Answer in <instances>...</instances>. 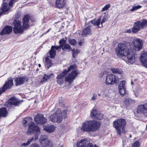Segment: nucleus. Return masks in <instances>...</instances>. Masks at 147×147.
<instances>
[{"instance_id": "nucleus-1", "label": "nucleus", "mask_w": 147, "mask_h": 147, "mask_svg": "<svg viewBox=\"0 0 147 147\" xmlns=\"http://www.w3.org/2000/svg\"><path fill=\"white\" fill-rule=\"evenodd\" d=\"M31 121V117H26L24 119L22 123L24 127L27 126L28 125H29L28 131L27 132V134L30 135L33 134L35 135L34 136L28 140L27 142L22 143L21 145L22 146H28L34 139L37 140L40 133V128L36 126L35 123L34 122Z\"/></svg>"}, {"instance_id": "nucleus-2", "label": "nucleus", "mask_w": 147, "mask_h": 147, "mask_svg": "<svg viewBox=\"0 0 147 147\" xmlns=\"http://www.w3.org/2000/svg\"><path fill=\"white\" fill-rule=\"evenodd\" d=\"M116 53L121 57L126 56L125 61L128 63L133 64L136 60L135 55L133 51L129 50L127 46L124 44L119 43L116 49Z\"/></svg>"}, {"instance_id": "nucleus-3", "label": "nucleus", "mask_w": 147, "mask_h": 147, "mask_svg": "<svg viewBox=\"0 0 147 147\" xmlns=\"http://www.w3.org/2000/svg\"><path fill=\"white\" fill-rule=\"evenodd\" d=\"M67 110H64L62 112L61 110L58 109L54 113L48 116V118L49 121L53 122L60 123L62 121L63 119H65L67 116Z\"/></svg>"}, {"instance_id": "nucleus-4", "label": "nucleus", "mask_w": 147, "mask_h": 147, "mask_svg": "<svg viewBox=\"0 0 147 147\" xmlns=\"http://www.w3.org/2000/svg\"><path fill=\"white\" fill-rule=\"evenodd\" d=\"M100 125V122L94 120L88 121L83 124L81 129L86 132H93L98 130Z\"/></svg>"}, {"instance_id": "nucleus-5", "label": "nucleus", "mask_w": 147, "mask_h": 147, "mask_svg": "<svg viewBox=\"0 0 147 147\" xmlns=\"http://www.w3.org/2000/svg\"><path fill=\"white\" fill-rule=\"evenodd\" d=\"M76 65L75 64L70 65L68 68L67 70L65 69L64 71H66V74L71 70H73L71 73L65 78V82H69V84L72 83L75 78L78 76V72L76 70Z\"/></svg>"}, {"instance_id": "nucleus-6", "label": "nucleus", "mask_w": 147, "mask_h": 147, "mask_svg": "<svg viewBox=\"0 0 147 147\" xmlns=\"http://www.w3.org/2000/svg\"><path fill=\"white\" fill-rule=\"evenodd\" d=\"M126 124L125 119L122 118L117 119L113 122V125L117 134L120 136L122 132H125V127Z\"/></svg>"}, {"instance_id": "nucleus-7", "label": "nucleus", "mask_w": 147, "mask_h": 147, "mask_svg": "<svg viewBox=\"0 0 147 147\" xmlns=\"http://www.w3.org/2000/svg\"><path fill=\"white\" fill-rule=\"evenodd\" d=\"M39 142L42 147H53V141L49 139L48 137L46 135H41L40 136Z\"/></svg>"}, {"instance_id": "nucleus-8", "label": "nucleus", "mask_w": 147, "mask_h": 147, "mask_svg": "<svg viewBox=\"0 0 147 147\" xmlns=\"http://www.w3.org/2000/svg\"><path fill=\"white\" fill-rule=\"evenodd\" d=\"M21 24V21L19 20H14L13 21L12 24L13 26V31L15 33L19 34L23 32L24 28Z\"/></svg>"}, {"instance_id": "nucleus-9", "label": "nucleus", "mask_w": 147, "mask_h": 147, "mask_svg": "<svg viewBox=\"0 0 147 147\" xmlns=\"http://www.w3.org/2000/svg\"><path fill=\"white\" fill-rule=\"evenodd\" d=\"M119 78L114 75L110 74L106 77L105 83L106 85H112L119 82Z\"/></svg>"}, {"instance_id": "nucleus-10", "label": "nucleus", "mask_w": 147, "mask_h": 147, "mask_svg": "<svg viewBox=\"0 0 147 147\" xmlns=\"http://www.w3.org/2000/svg\"><path fill=\"white\" fill-rule=\"evenodd\" d=\"M13 85V80L11 78L10 79L8 80V81L5 83L2 88H0V95L2 92H4L7 90L11 88Z\"/></svg>"}, {"instance_id": "nucleus-11", "label": "nucleus", "mask_w": 147, "mask_h": 147, "mask_svg": "<svg viewBox=\"0 0 147 147\" xmlns=\"http://www.w3.org/2000/svg\"><path fill=\"white\" fill-rule=\"evenodd\" d=\"M134 46V49L135 51H139L142 48L143 42L140 39L136 38L133 41Z\"/></svg>"}, {"instance_id": "nucleus-12", "label": "nucleus", "mask_w": 147, "mask_h": 147, "mask_svg": "<svg viewBox=\"0 0 147 147\" xmlns=\"http://www.w3.org/2000/svg\"><path fill=\"white\" fill-rule=\"evenodd\" d=\"M76 146L77 147H94L92 144L89 141L84 139L78 140Z\"/></svg>"}, {"instance_id": "nucleus-13", "label": "nucleus", "mask_w": 147, "mask_h": 147, "mask_svg": "<svg viewBox=\"0 0 147 147\" xmlns=\"http://www.w3.org/2000/svg\"><path fill=\"white\" fill-rule=\"evenodd\" d=\"M28 80V78L25 76L17 77L14 78L15 83L16 86L22 85Z\"/></svg>"}, {"instance_id": "nucleus-14", "label": "nucleus", "mask_w": 147, "mask_h": 147, "mask_svg": "<svg viewBox=\"0 0 147 147\" xmlns=\"http://www.w3.org/2000/svg\"><path fill=\"white\" fill-rule=\"evenodd\" d=\"M20 102L15 97H13L9 100L7 102L5 103V105L8 108H11L12 105L17 106L19 103Z\"/></svg>"}, {"instance_id": "nucleus-15", "label": "nucleus", "mask_w": 147, "mask_h": 147, "mask_svg": "<svg viewBox=\"0 0 147 147\" xmlns=\"http://www.w3.org/2000/svg\"><path fill=\"white\" fill-rule=\"evenodd\" d=\"M34 120L37 123L40 124L45 123L47 122V119L44 117L43 115L42 114H38L34 118Z\"/></svg>"}, {"instance_id": "nucleus-16", "label": "nucleus", "mask_w": 147, "mask_h": 147, "mask_svg": "<svg viewBox=\"0 0 147 147\" xmlns=\"http://www.w3.org/2000/svg\"><path fill=\"white\" fill-rule=\"evenodd\" d=\"M9 0L4 1L2 5L1 9H0V16L3 13L6 12L10 10L9 6L8 4Z\"/></svg>"}, {"instance_id": "nucleus-17", "label": "nucleus", "mask_w": 147, "mask_h": 147, "mask_svg": "<svg viewBox=\"0 0 147 147\" xmlns=\"http://www.w3.org/2000/svg\"><path fill=\"white\" fill-rule=\"evenodd\" d=\"M66 71H64L62 73L57 75L56 79L57 83L59 85L62 84L64 82V77L67 74Z\"/></svg>"}, {"instance_id": "nucleus-18", "label": "nucleus", "mask_w": 147, "mask_h": 147, "mask_svg": "<svg viewBox=\"0 0 147 147\" xmlns=\"http://www.w3.org/2000/svg\"><path fill=\"white\" fill-rule=\"evenodd\" d=\"M140 60L143 65L147 68V52H143L141 54Z\"/></svg>"}, {"instance_id": "nucleus-19", "label": "nucleus", "mask_w": 147, "mask_h": 147, "mask_svg": "<svg viewBox=\"0 0 147 147\" xmlns=\"http://www.w3.org/2000/svg\"><path fill=\"white\" fill-rule=\"evenodd\" d=\"M29 16L28 15H26L24 16L23 18V26L24 29L28 28L29 26Z\"/></svg>"}, {"instance_id": "nucleus-20", "label": "nucleus", "mask_w": 147, "mask_h": 147, "mask_svg": "<svg viewBox=\"0 0 147 147\" xmlns=\"http://www.w3.org/2000/svg\"><path fill=\"white\" fill-rule=\"evenodd\" d=\"M66 3L65 0H56L55 5L57 8L61 9L64 7Z\"/></svg>"}, {"instance_id": "nucleus-21", "label": "nucleus", "mask_w": 147, "mask_h": 147, "mask_svg": "<svg viewBox=\"0 0 147 147\" xmlns=\"http://www.w3.org/2000/svg\"><path fill=\"white\" fill-rule=\"evenodd\" d=\"M12 27L11 26H6L1 31L0 34L1 35H3L6 34H9L12 31Z\"/></svg>"}, {"instance_id": "nucleus-22", "label": "nucleus", "mask_w": 147, "mask_h": 147, "mask_svg": "<svg viewBox=\"0 0 147 147\" xmlns=\"http://www.w3.org/2000/svg\"><path fill=\"white\" fill-rule=\"evenodd\" d=\"M147 108V105L145 104L139 105L137 108V113L142 114Z\"/></svg>"}, {"instance_id": "nucleus-23", "label": "nucleus", "mask_w": 147, "mask_h": 147, "mask_svg": "<svg viewBox=\"0 0 147 147\" xmlns=\"http://www.w3.org/2000/svg\"><path fill=\"white\" fill-rule=\"evenodd\" d=\"M139 21H138L134 22V26L132 29L133 32L136 33L140 30L141 28L139 24Z\"/></svg>"}, {"instance_id": "nucleus-24", "label": "nucleus", "mask_w": 147, "mask_h": 147, "mask_svg": "<svg viewBox=\"0 0 147 147\" xmlns=\"http://www.w3.org/2000/svg\"><path fill=\"white\" fill-rule=\"evenodd\" d=\"M92 33L91 27L89 26L83 30L82 36L83 37H86L87 35L91 34Z\"/></svg>"}, {"instance_id": "nucleus-25", "label": "nucleus", "mask_w": 147, "mask_h": 147, "mask_svg": "<svg viewBox=\"0 0 147 147\" xmlns=\"http://www.w3.org/2000/svg\"><path fill=\"white\" fill-rule=\"evenodd\" d=\"M55 129V126L53 125L43 126V130L49 133H51L54 132Z\"/></svg>"}, {"instance_id": "nucleus-26", "label": "nucleus", "mask_w": 147, "mask_h": 147, "mask_svg": "<svg viewBox=\"0 0 147 147\" xmlns=\"http://www.w3.org/2000/svg\"><path fill=\"white\" fill-rule=\"evenodd\" d=\"M139 21V24L141 29L146 28L147 26V20L144 19L142 20L138 21Z\"/></svg>"}, {"instance_id": "nucleus-27", "label": "nucleus", "mask_w": 147, "mask_h": 147, "mask_svg": "<svg viewBox=\"0 0 147 147\" xmlns=\"http://www.w3.org/2000/svg\"><path fill=\"white\" fill-rule=\"evenodd\" d=\"M52 75V74L48 75L45 74L44 76L42 78L40 83L42 84L45 83L47 80L50 79Z\"/></svg>"}, {"instance_id": "nucleus-28", "label": "nucleus", "mask_w": 147, "mask_h": 147, "mask_svg": "<svg viewBox=\"0 0 147 147\" xmlns=\"http://www.w3.org/2000/svg\"><path fill=\"white\" fill-rule=\"evenodd\" d=\"M125 104L126 106H128L129 105L134 104L135 101L131 98H127L125 99L123 101Z\"/></svg>"}, {"instance_id": "nucleus-29", "label": "nucleus", "mask_w": 147, "mask_h": 147, "mask_svg": "<svg viewBox=\"0 0 147 147\" xmlns=\"http://www.w3.org/2000/svg\"><path fill=\"white\" fill-rule=\"evenodd\" d=\"M99 112L98 111L93 108L91 111V117L93 119H95L96 116L97 115Z\"/></svg>"}, {"instance_id": "nucleus-30", "label": "nucleus", "mask_w": 147, "mask_h": 147, "mask_svg": "<svg viewBox=\"0 0 147 147\" xmlns=\"http://www.w3.org/2000/svg\"><path fill=\"white\" fill-rule=\"evenodd\" d=\"M101 20V17H99L98 18V19L97 20H93L91 21V23L93 24L95 26H98V28H100V26H99V25H100V20Z\"/></svg>"}, {"instance_id": "nucleus-31", "label": "nucleus", "mask_w": 147, "mask_h": 147, "mask_svg": "<svg viewBox=\"0 0 147 147\" xmlns=\"http://www.w3.org/2000/svg\"><path fill=\"white\" fill-rule=\"evenodd\" d=\"M62 50L64 51L68 52L70 51L72 49L70 45L68 44L65 45L62 47Z\"/></svg>"}, {"instance_id": "nucleus-32", "label": "nucleus", "mask_w": 147, "mask_h": 147, "mask_svg": "<svg viewBox=\"0 0 147 147\" xmlns=\"http://www.w3.org/2000/svg\"><path fill=\"white\" fill-rule=\"evenodd\" d=\"M111 70L113 73H117L119 74H121L123 73V71L118 68H112L111 69Z\"/></svg>"}, {"instance_id": "nucleus-33", "label": "nucleus", "mask_w": 147, "mask_h": 147, "mask_svg": "<svg viewBox=\"0 0 147 147\" xmlns=\"http://www.w3.org/2000/svg\"><path fill=\"white\" fill-rule=\"evenodd\" d=\"M45 62L46 63V67H47L48 68H49L52 65L51 60L48 57H46V58Z\"/></svg>"}, {"instance_id": "nucleus-34", "label": "nucleus", "mask_w": 147, "mask_h": 147, "mask_svg": "<svg viewBox=\"0 0 147 147\" xmlns=\"http://www.w3.org/2000/svg\"><path fill=\"white\" fill-rule=\"evenodd\" d=\"M49 54L50 55V57L51 58H53L54 57H55L56 54L55 50L53 48L52 49V47H51V49L49 51Z\"/></svg>"}, {"instance_id": "nucleus-35", "label": "nucleus", "mask_w": 147, "mask_h": 147, "mask_svg": "<svg viewBox=\"0 0 147 147\" xmlns=\"http://www.w3.org/2000/svg\"><path fill=\"white\" fill-rule=\"evenodd\" d=\"M71 50L72 53L73 57L75 58L78 55L79 50L78 49L75 50L74 49H72Z\"/></svg>"}, {"instance_id": "nucleus-36", "label": "nucleus", "mask_w": 147, "mask_h": 147, "mask_svg": "<svg viewBox=\"0 0 147 147\" xmlns=\"http://www.w3.org/2000/svg\"><path fill=\"white\" fill-rule=\"evenodd\" d=\"M125 82L123 81L121 82L120 84L118 86L119 89L125 88Z\"/></svg>"}, {"instance_id": "nucleus-37", "label": "nucleus", "mask_w": 147, "mask_h": 147, "mask_svg": "<svg viewBox=\"0 0 147 147\" xmlns=\"http://www.w3.org/2000/svg\"><path fill=\"white\" fill-rule=\"evenodd\" d=\"M142 7V6L140 5H138L136 6H133L132 7V8L130 9V11H131L133 12L137 9L140 8Z\"/></svg>"}, {"instance_id": "nucleus-38", "label": "nucleus", "mask_w": 147, "mask_h": 147, "mask_svg": "<svg viewBox=\"0 0 147 147\" xmlns=\"http://www.w3.org/2000/svg\"><path fill=\"white\" fill-rule=\"evenodd\" d=\"M103 115L102 114L100 113H99V112L98 113L97 115L96 116V117H95V119L97 120H100L102 119L103 118Z\"/></svg>"}, {"instance_id": "nucleus-39", "label": "nucleus", "mask_w": 147, "mask_h": 147, "mask_svg": "<svg viewBox=\"0 0 147 147\" xmlns=\"http://www.w3.org/2000/svg\"><path fill=\"white\" fill-rule=\"evenodd\" d=\"M119 89V92L122 96H123L125 94L126 89L125 88L120 89Z\"/></svg>"}, {"instance_id": "nucleus-40", "label": "nucleus", "mask_w": 147, "mask_h": 147, "mask_svg": "<svg viewBox=\"0 0 147 147\" xmlns=\"http://www.w3.org/2000/svg\"><path fill=\"white\" fill-rule=\"evenodd\" d=\"M66 41L64 39H61L59 42L60 45L62 47L65 45Z\"/></svg>"}, {"instance_id": "nucleus-41", "label": "nucleus", "mask_w": 147, "mask_h": 147, "mask_svg": "<svg viewBox=\"0 0 147 147\" xmlns=\"http://www.w3.org/2000/svg\"><path fill=\"white\" fill-rule=\"evenodd\" d=\"M69 42L71 45L74 46L77 44V42L74 39L69 40Z\"/></svg>"}, {"instance_id": "nucleus-42", "label": "nucleus", "mask_w": 147, "mask_h": 147, "mask_svg": "<svg viewBox=\"0 0 147 147\" xmlns=\"http://www.w3.org/2000/svg\"><path fill=\"white\" fill-rule=\"evenodd\" d=\"M111 6V5L109 4H108L106 5L104 7H103L102 10V11H103L105 10H108L109 8Z\"/></svg>"}, {"instance_id": "nucleus-43", "label": "nucleus", "mask_w": 147, "mask_h": 147, "mask_svg": "<svg viewBox=\"0 0 147 147\" xmlns=\"http://www.w3.org/2000/svg\"><path fill=\"white\" fill-rule=\"evenodd\" d=\"M140 145V142L138 141H135L132 145V147H139Z\"/></svg>"}, {"instance_id": "nucleus-44", "label": "nucleus", "mask_w": 147, "mask_h": 147, "mask_svg": "<svg viewBox=\"0 0 147 147\" xmlns=\"http://www.w3.org/2000/svg\"><path fill=\"white\" fill-rule=\"evenodd\" d=\"M18 0H10L9 2V7L11 8L13 6V4Z\"/></svg>"}, {"instance_id": "nucleus-45", "label": "nucleus", "mask_w": 147, "mask_h": 147, "mask_svg": "<svg viewBox=\"0 0 147 147\" xmlns=\"http://www.w3.org/2000/svg\"><path fill=\"white\" fill-rule=\"evenodd\" d=\"M97 96L96 94L94 93L93 94L91 98V100L92 101H94L97 99Z\"/></svg>"}, {"instance_id": "nucleus-46", "label": "nucleus", "mask_w": 147, "mask_h": 147, "mask_svg": "<svg viewBox=\"0 0 147 147\" xmlns=\"http://www.w3.org/2000/svg\"><path fill=\"white\" fill-rule=\"evenodd\" d=\"M52 47V49L53 48L54 49H56L57 50H59V49H62V47L61 46H51Z\"/></svg>"}, {"instance_id": "nucleus-47", "label": "nucleus", "mask_w": 147, "mask_h": 147, "mask_svg": "<svg viewBox=\"0 0 147 147\" xmlns=\"http://www.w3.org/2000/svg\"><path fill=\"white\" fill-rule=\"evenodd\" d=\"M30 147H41V146L40 145L35 143L31 144Z\"/></svg>"}, {"instance_id": "nucleus-48", "label": "nucleus", "mask_w": 147, "mask_h": 147, "mask_svg": "<svg viewBox=\"0 0 147 147\" xmlns=\"http://www.w3.org/2000/svg\"><path fill=\"white\" fill-rule=\"evenodd\" d=\"M107 16H104L103 17V18L101 22V24L102 25V23H104L106 21H107Z\"/></svg>"}, {"instance_id": "nucleus-49", "label": "nucleus", "mask_w": 147, "mask_h": 147, "mask_svg": "<svg viewBox=\"0 0 147 147\" xmlns=\"http://www.w3.org/2000/svg\"><path fill=\"white\" fill-rule=\"evenodd\" d=\"M103 93L104 95L105 96H108L109 94V92L108 90H104L103 91Z\"/></svg>"}, {"instance_id": "nucleus-50", "label": "nucleus", "mask_w": 147, "mask_h": 147, "mask_svg": "<svg viewBox=\"0 0 147 147\" xmlns=\"http://www.w3.org/2000/svg\"><path fill=\"white\" fill-rule=\"evenodd\" d=\"M104 75V73H100V74L99 75V76H98L99 78H102L103 77Z\"/></svg>"}, {"instance_id": "nucleus-51", "label": "nucleus", "mask_w": 147, "mask_h": 147, "mask_svg": "<svg viewBox=\"0 0 147 147\" xmlns=\"http://www.w3.org/2000/svg\"><path fill=\"white\" fill-rule=\"evenodd\" d=\"M126 33H130L131 32V29H129L127 30L125 32Z\"/></svg>"}, {"instance_id": "nucleus-52", "label": "nucleus", "mask_w": 147, "mask_h": 147, "mask_svg": "<svg viewBox=\"0 0 147 147\" xmlns=\"http://www.w3.org/2000/svg\"><path fill=\"white\" fill-rule=\"evenodd\" d=\"M31 21L32 22H35V20L34 18H32V19H31Z\"/></svg>"}, {"instance_id": "nucleus-53", "label": "nucleus", "mask_w": 147, "mask_h": 147, "mask_svg": "<svg viewBox=\"0 0 147 147\" xmlns=\"http://www.w3.org/2000/svg\"><path fill=\"white\" fill-rule=\"evenodd\" d=\"M50 30V29H49V30H48L47 31V32H45L43 34H46L47 33H48Z\"/></svg>"}, {"instance_id": "nucleus-54", "label": "nucleus", "mask_w": 147, "mask_h": 147, "mask_svg": "<svg viewBox=\"0 0 147 147\" xmlns=\"http://www.w3.org/2000/svg\"><path fill=\"white\" fill-rule=\"evenodd\" d=\"M94 147H99V146L97 145H96V144H95L94 145Z\"/></svg>"}, {"instance_id": "nucleus-55", "label": "nucleus", "mask_w": 147, "mask_h": 147, "mask_svg": "<svg viewBox=\"0 0 147 147\" xmlns=\"http://www.w3.org/2000/svg\"><path fill=\"white\" fill-rule=\"evenodd\" d=\"M38 66L40 67H41V65L40 64H39L38 65Z\"/></svg>"}, {"instance_id": "nucleus-56", "label": "nucleus", "mask_w": 147, "mask_h": 147, "mask_svg": "<svg viewBox=\"0 0 147 147\" xmlns=\"http://www.w3.org/2000/svg\"><path fill=\"white\" fill-rule=\"evenodd\" d=\"M131 84H133V81H132L131 82Z\"/></svg>"}, {"instance_id": "nucleus-57", "label": "nucleus", "mask_w": 147, "mask_h": 147, "mask_svg": "<svg viewBox=\"0 0 147 147\" xmlns=\"http://www.w3.org/2000/svg\"><path fill=\"white\" fill-rule=\"evenodd\" d=\"M98 96H100L101 95L100 94H98Z\"/></svg>"}, {"instance_id": "nucleus-58", "label": "nucleus", "mask_w": 147, "mask_h": 147, "mask_svg": "<svg viewBox=\"0 0 147 147\" xmlns=\"http://www.w3.org/2000/svg\"><path fill=\"white\" fill-rule=\"evenodd\" d=\"M79 44L80 45H81V42H79Z\"/></svg>"}, {"instance_id": "nucleus-59", "label": "nucleus", "mask_w": 147, "mask_h": 147, "mask_svg": "<svg viewBox=\"0 0 147 147\" xmlns=\"http://www.w3.org/2000/svg\"><path fill=\"white\" fill-rule=\"evenodd\" d=\"M146 129H147V124L146 125Z\"/></svg>"}, {"instance_id": "nucleus-60", "label": "nucleus", "mask_w": 147, "mask_h": 147, "mask_svg": "<svg viewBox=\"0 0 147 147\" xmlns=\"http://www.w3.org/2000/svg\"><path fill=\"white\" fill-rule=\"evenodd\" d=\"M130 137H131V135H130Z\"/></svg>"}, {"instance_id": "nucleus-61", "label": "nucleus", "mask_w": 147, "mask_h": 147, "mask_svg": "<svg viewBox=\"0 0 147 147\" xmlns=\"http://www.w3.org/2000/svg\"><path fill=\"white\" fill-rule=\"evenodd\" d=\"M147 105V104H146Z\"/></svg>"}]
</instances>
